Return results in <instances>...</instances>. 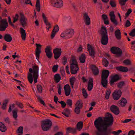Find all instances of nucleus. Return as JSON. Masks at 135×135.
<instances>
[{
  "label": "nucleus",
  "mask_w": 135,
  "mask_h": 135,
  "mask_svg": "<svg viewBox=\"0 0 135 135\" xmlns=\"http://www.w3.org/2000/svg\"><path fill=\"white\" fill-rule=\"evenodd\" d=\"M119 79V77L118 75L116 74L113 76L110 80V83L112 85L114 82H116Z\"/></svg>",
  "instance_id": "18"
},
{
  "label": "nucleus",
  "mask_w": 135,
  "mask_h": 135,
  "mask_svg": "<svg viewBox=\"0 0 135 135\" xmlns=\"http://www.w3.org/2000/svg\"><path fill=\"white\" fill-rule=\"evenodd\" d=\"M20 33L21 34V36L22 39L23 40H25L26 39V34L25 30L22 27L20 28Z\"/></svg>",
  "instance_id": "22"
},
{
  "label": "nucleus",
  "mask_w": 135,
  "mask_h": 135,
  "mask_svg": "<svg viewBox=\"0 0 135 135\" xmlns=\"http://www.w3.org/2000/svg\"><path fill=\"white\" fill-rule=\"evenodd\" d=\"M23 127L20 126L18 128L17 132L18 133V135H22L23 133Z\"/></svg>",
  "instance_id": "38"
},
{
  "label": "nucleus",
  "mask_w": 135,
  "mask_h": 135,
  "mask_svg": "<svg viewBox=\"0 0 135 135\" xmlns=\"http://www.w3.org/2000/svg\"><path fill=\"white\" fill-rule=\"evenodd\" d=\"M61 51V49L56 48L53 50L54 57L56 60L60 56Z\"/></svg>",
  "instance_id": "13"
},
{
  "label": "nucleus",
  "mask_w": 135,
  "mask_h": 135,
  "mask_svg": "<svg viewBox=\"0 0 135 135\" xmlns=\"http://www.w3.org/2000/svg\"><path fill=\"white\" fill-rule=\"evenodd\" d=\"M66 133L67 134L69 133H74L76 132V130L75 128L68 127L66 128Z\"/></svg>",
  "instance_id": "26"
},
{
  "label": "nucleus",
  "mask_w": 135,
  "mask_h": 135,
  "mask_svg": "<svg viewBox=\"0 0 135 135\" xmlns=\"http://www.w3.org/2000/svg\"><path fill=\"white\" fill-rule=\"evenodd\" d=\"M17 111V110L15 109V110H13L12 111L13 117L16 120L17 119V118L18 116Z\"/></svg>",
  "instance_id": "43"
},
{
  "label": "nucleus",
  "mask_w": 135,
  "mask_h": 135,
  "mask_svg": "<svg viewBox=\"0 0 135 135\" xmlns=\"http://www.w3.org/2000/svg\"><path fill=\"white\" fill-rule=\"evenodd\" d=\"M91 68L94 75H97L99 73V70L98 68L95 65H93L91 66Z\"/></svg>",
  "instance_id": "20"
},
{
  "label": "nucleus",
  "mask_w": 135,
  "mask_h": 135,
  "mask_svg": "<svg viewBox=\"0 0 135 135\" xmlns=\"http://www.w3.org/2000/svg\"><path fill=\"white\" fill-rule=\"evenodd\" d=\"M125 84V82L124 81H122L119 83L117 84V87L120 88H122V87L124 86Z\"/></svg>",
  "instance_id": "42"
},
{
  "label": "nucleus",
  "mask_w": 135,
  "mask_h": 135,
  "mask_svg": "<svg viewBox=\"0 0 135 135\" xmlns=\"http://www.w3.org/2000/svg\"><path fill=\"white\" fill-rule=\"evenodd\" d=\"M75 108L74 109V112L77 114H79L80 113V109L82 108L79 107H75Z\"/></svg>",
  "instance_id": "44"
},
{
  "label": "nucleus",
  "mask_w": 135,
  "mask_h": 135,
  "mask_svg": "<svg viewBox=\"0 0 135 135\" xmlns=\"http://www.w3.org/2000/svg\"><path fill=\"white\" fill-rule=\"evenodd\" d=\"M75 78L74 77H72L70 78V85L72 88L74 87V83L75 80Z\"/></svg>",
  "instance_id": "40"
},
{
  "label": "nucleus",
  "mask_w": 135,
  "mask_h": 135,
  "mask_svg": "<svg viewBox=\"0 0 135 135\" xmlns=\"http://www.w3.org/2000/svg\"><path fill=\"white\" fill-rule=\"evenodd\" d=\"M110 4L112 7H116L115 2L114 0H110Z\"/></svg>",
  "instance_id": "46"
},
{
  "label": "nucleus",
  "mask_w": 135,
  "mask_h": 135,
  "mask_svg": "<svg viewBox=\"0 0 135 135\" xmlns=\"http://www.w3.org/2000/svg\"><path fill=\"white\" fill-rule=\"evenodd\" d=\"M128 0H120L119 1V4L121 6H124L126 2Z\"/></svg>",
  "instance_id": "54"
},
{
  "label": "nucleus",
  "mask_w": 135,
  "mask_h": 135,
  "mask_svg": "<svg viewBox=\"0 0 135 135\" xmlns=\"http://www.w3.org/2000/svg\"><path fill=\"white\" fill-rule=\"evenodd\" d=\"M50 2L52 6L57 8H60L63 6L62 0H54Z\"/></svg>",
  "instance_id": "8"
},
{
  "label": "nucleus",
  "mask_w": 135,
  "mask_h": 135,
  "mask_svg": "<svg viewBox=\"0 0 135 135\" xmlns=\"http://www.w3.org/2000/svg\"><path fill=\"white\" fill-rule=\"evenodd\" d=\"M109 74L108 70H104L102 71L101 76V83L103 86L106 87L108 83L107 78Z\"/></svg>",
  "instance_id": "4"
},
{
  "label": "nucleus",
  "mask_w": 135,
  "mask_h": 135,
  "mask_svg": "<svg viewBox=\"0 0 135 135\" xmlns=\"http://www.w3.org/2000/svg\"><path fill=\"white\" fill-rule=\"evenodd\" d=\"M88 51L89 52V55L92 57L94 58L95 57V50L91 45L89 44L87 45Z\"/></svg>",
  "instance_id": "12"
},
{
  "label": "nucleus",
  "mask_w": 135,
  "mask_h": 135,
  "mask_svg": "<svg viewBox=\"0 0 135 135\" xmlns=\"http://www.w3.org/2000/svg\"><path fill=\"white\" fill-rule=\"evenodd\" d=\"M42 16L45 23V24L47 26L46 28H47L48 27H49V28H51V24L50 23L48 22L47 20L45 14L44 13H42Z\"/></svg>",
  "instance_id": "24"
},
{
  "label": "nucleus",
  "mask_w": 135,
  "mask_h": 135,
  "mask_svg": "<svg viewBox=\"0 0 135 135\" xmlns=\"http://www.w3.org/2000/svg\"><path fill=\"white\" fill-rule=\"evenodd\" d=\"M37 89L39 92L41 93L42 92V87L40 85H37Z\"/></svg>",
  "instance_id": "55"
},
{
  "label": "nucleus",
  "mask_w": 135,
  "mask_h": 135,
  "mask_svg": "<svg viewBox=\"0 0 135 135\" xmlns=\"http://www.w3.org/2000/svg\"><path fill=\"white\" fill-rule=\"evenodd\" d=\"M122 93H113V98L114 100H117L119 99Z\"/></svg>",
  "instance_id": "30"
},
{
  "label": "nucleus",
  "mask_w": 135,
  "mask_h": 135,
  "mask_svg": "<svg viewBox=\"0 0 135 135\" xmlns=\"http://www.w3.org/2000/svg\"><path fill=\"white\" fill-rule=\"evenodd\" d=\"M83 49L82 46L81 45H79V47L78 48L77 51L78 52H80L82 51Z\"/></svg>",
  "instance_id": "57"
},
{
  "label": "nucleus",
  "mask_w": 135,
  "mask_h": 135,
  "mask_svg": "<svg viewBox=\"0 0 135 135\" xmlns=\"http://www.w3.org/2000/svg\"><path fill=\"white\" fill-rule=\"evenodd\" d=\"M109 15L110 17V19L111 22L115 26H117L118 24V23L115 19V16L114 13V12H111L109 13Z\"/></svg>",
  "instance_id": "15"
},
{
  "label": "nucleus",
  "mask_w": 135,
  "mask_h": 135,
  "mask_svg": "<svg viewBox=\"0 0 135 135\" xmlns=\"http://www.w3.org/2000/svg\"><path fill=\"white\" fill-rule=\"evenodd\" d=\"M110 110L112 112L116 115L118 114L120 112L118 107L114 105H112L111 106Z\"/></svg>",
  "instance_id": "17"
},
{
  "label": "nucleus",
  "mask_w": 135,
  "mask_h": 135,
  "mask_svg": "<svg viewBox=\"0 0 135 135\" xmlns=\"http://www.w3.org/2000/svg\"><path fill=\"white\" fill-rule=\"evenodd\" d=\"M70 72L72 74H75L77 73L79 68L76 59L72 60V62L70 65Z\"/></svg>",
  "instance_id": "6"
},
{
  "label": "nucleus",
  "mask_w": 135,
  "mask_h": 135,
  "mask_svg": "<svg viewBox=\"0 0 135 135\" xmlns=\"http://www.w3.org/2000/svg\"><path fill=\"white\" fill-rule=\"evenodd\" d=\"M32 68L29 69V71L30 73H28V79L31 84L32 83L33 78L35 83H36L38 76L39 68L38 65L36 64L35 65H32Z\"/></svg>",
  "instance_id": "2"
},
{
  "label": "nucleus",
  "mask_w": 135,
  "mask_h": 135,
  "mask_svg": "<svg viewBox=\"0 0 135 135\" xmlns=\"http://www.w3.org/2000/svg\"><path fill=\"white\" fill-rule=\"evenodd\" d=\"M25 2V3L26 4H30L31 6H32V5L31 3L30 0H24Z\"/></svg>",
  "instance_id": "60"
},
{
  "label": "nucleus",
  "mask_w": 135,
  "mask_h": 135,
  "mask_svg": "<svg viewBox=\"0 0 135 135\" xmlns=\"http://www.w3.org/2000/svg\"><path fill=\"white\" fill-rule=\"evenodd\" d=\"M131 25V23L130 21L127 20L126 21L124 26L126 27H127Z\"/></svg>",
  "instance_id": "53"
},
{
  "label": "nucleus",
  "mask_w": 135,
  "mask_h": 135,
  "mask_svg": "<svg viewBox=\"0 0 135 135\" xmlns=\"http://www.w3.org/2000/svg\"><path fill=\"white\" fill-rule=\"evenodd\" d=\"M54 78L56 82L58 83L60 80L61 77L59 74H56L54 76Z\"/></svg>",
  "instance_id": "41"
},
{
  "label": "nucleus",
  "mask_w": 135,
  "mask_h": 135,
  "mask_svg": "<svg viewBox=\"0 0 135 135\" xmlns=\"http://www.w3.org/2000/svg\"><path fill=\"white\" fill-rule=\"evenodd\" d=\"M102 17L103 19L104 20L108 19L107 16L105 14H103L102 15Z\"/></svg>",
  "instance_id": "61"
},
{
  "label": "nucleus",
  "mask_w": 135,
  "mask_h": 135,
  "mask_svg": "<svg viewBox=\"0 0 135 135\" xmlns=\"http://www.w3.org/2000/svg\"><path fill=\"white\" fill-rule=\"evenodd\" d=\"M59 27L58 25H56L54 27V28L52 30L51 35V39H53L55 36L56 33L59 31Z\"/></svg>",
  "instance_id": "19"
},
{
  "label": "nucleus",
  "mask_w": 135,
  "mask_h": 135,
  "mask_svg": "<svg viewBox=\"0 0 135 135\" xmlns=\"http://www.w3.org/2000/svg\"><path fill=\"white\" fill-rule=\"evenodd\" d=\"M115 35L117 39L120 40L121 39V32L118 29L115 31Z\"/></svg>",
  "instance_id": "31"
},
{
  "label": "nucleus",
  "mask_w": 135,
  "mask_h": 135,
  "mask_svg": "<svg viewBox=\"0 0 135 135\" xmlns=\"http://www.w3.org/2000/svg\"><path fill=\"white\" fill-rule=\"evenodd\" d=\"M83 124L82 122H78L76 125L77 129L79 131H80L82 128Z\"/></svg>",
  "instance_id": "35"
},
{
  "label": "nucleus",
  "mask_w": 135,
  "mask_h": 135,
  "mask_svg": "<svg viewBox=\"0 0 135 135\" xmlns=\"http://www.w3.org/2000/svg\"><path fill=\"white\" fill-rule=\"evenodd\" d=\"M132 12V11L131 9H128L127 12L125 14V15L127 16H128L129 14L131 13Z\"/></svg>",
  "instance_id": "58"
},
{
  "label": "nucleus",
  "mask_w": 135,
  "mask_h": 135,
  "mask_svg": "<svg viewBox=\"0 0 135 135\" xmlns=\"http://www.w3.org/2000/svg\"><path fill=\"white\" fill-rule=\"evenodd\" d=\"M93 80L91 78L89 79V81L88 82V89L89 91L91 90L93 88Z\"/></svg>",
  "instance_id": "25"
},
{
  "label": "nucleus",
  "mask_w": 135,
  "mask_h": 135,
  "mask_svg": "<svg viewBox=\"0 0 135 135\" xmlns=\"http://www.w3.org/2000/svg\"><path fill=\"white\" fill-rule=\"evenodd\" d=\"M37 97V99L38 101L42 104H43L44 106H45L46 105L44 101L42 99L41 97L38 95H36Z\"/></svg>",
  "instance_id": "39"
},
{
  "label": "nucleus",
  "mask_w": 135,
  "mask_h": 135,
  "mask_svg": "<svg viewBox=\"0 0 135 135\" xmlns=\"http://www.w3.org/2000/svg\"><path fill=\"white\" fill-rule=\"evenodd\" d=\"M123 63L126 65H130L131 64V61L129 59H126L124 60Z\"/></svg>",
  "instance_id": "52"
},
{
  "label": "nucleus",
  "mask_w": 135,
  "mask_h": 135,
  "mask_svg": "<svg viewBox=\"0 0 135 135\" xmlns=\"http://www.w3.org/2000/svg\"><path fill=\"white\" fill-rule=\"evenodd\" d=\"M8 25L6 19L0 18V31H5Z\"/></svg>",
  "instance_id": "7"
},
{
  "label": "nucleus",
  "mask_w": 135,
  "mask_h": 135,
  "mask_svg": "<svg viewBox=\"0 0 135 135\" xmlns=\"http://www.w3.org/2000/svg\"><path fill=\"white\" fill-rule=\"evenodd\" d=\"M36 59L38 60L39 59L40 54L41 52V46L39 44H36Z\"/></svg>",
  "instance_id": "14"
},
{
  "label": "nucleus",
  "mask_w": 135,
  "mask_h": 135,
  "mask_svg": "<svg viewBox=\"0 0 135 135\" xmlns=\"http://www.w3.org/2000/svg\"><path fill=\"white\" fill-rule=\"evenodd\" d=\"M122 131L121 130L119 129L117 131H112V133L114 135H119L120 133H121Z\"/></svg>",
  "instance_id": "47"
},
{
  "label": "nucleus",
  "mask_w": 135,
  "mask_h": 135,
  "mask_svg": "<svg viewBox=\"0 0 135 135\" xmlns=\"http://www.w3.org/2000/svg\"><path fill=\"white\" fill-rule=\"evenodd\" d=\"M135 132L133 130L130 131L128 133V135H134Z\"/></svg>",
  "instance_id": "63"
},
{
  "label": "nucleus",
  "mask_w": 135,
  "mask_h": 135,
  "mask_svg": "<svg viewBox=\"0 0 135 135\" xmlns=\"http://www.w3.org/2000/svg\"><path fill=\"white\" fill-rule=\"evenodd\" d=\"M66 103L67 105H69L71 108V107L72 104V101L70 99L67 100Z\"/></svg>",
  "instance_id": "49"
},
{
  "label": "nucleus",
  "mask_w": 135,
  "mask_h": 135,
  "mask_svg": "<svg viewBox=\"0 0 135 135\" xmlns=\"http://www.w3.org/2000/svg\"><path fill=\"white\" fill-rule=\"evenodd\" d=\"M52 49L50 46H47L45 49V51L46 53V55L49 59L51 58L52 56Z\"/></svg>",
  "instance_id": "11"
},
{
  "label": "nucleus",
  "mask_w": 135,
  "mask_h": 135,
  "mask_svg": "<svg viewBox=\"0 0 135 135\" xmlns=\"http://www.w3.org/2000/svg\"><path fill=\"white\" fill-rule=\"evenodd\" d=\"M16 104L20 108L22 109L23 107V106L22 103L18 102H17L16 103Z\"/></svg>",
  "instance_id": "56"
},
{
  "label": "nucleus",
  "mask_w": 135,
  "mask_h": 135,
  "mask_svg": "<svg viewBox=\"0 0 135 135\" xmlns=\"http://www.w3.org/2000/svg\"><path fill=\"white\" fill-rule=\"evenodd\" d=\"M107 116L103 120L102 117H99L94 122V124L98 131L96 132V135H110L111 129L108 128L112 126L114 122V117L112 115L107 113Z\"/></svg>",
  "instance_id": "1"
},
{
  "label": "nucleus",
  "mask_w": 135,
  "mask_h": 135,
  "mask_svg": "<svg viewBox=\"0 0 135 135\" xmlns=\"http://www.w3.org/2000/svg\"><path fill=\"white\" fill-rule=\"evenodd\" d=\"M64 89L65 93H70V88L68 84H66L65 85Z\"/></svg>",
  "instance_id": "34"
},
{
  "label": "nucleus",
  "mask_w": 135,
  "mask_h": 135,
  "mask_svg": "<svg viewBox=\"0 0 135 135\" xmlns=\"http://www.w3.org/2000/svg\"><path fill=\"white\" fill-rule=\"evenodd\" d=\"M4 39L5 41L8 42H10L12 39V37L9 34H5L4 37Z\"/></svg>",
  "instance_id": "28"
},
{
  "label": "nucleus",
  "mask_w": 135,
  "mask_h": 135,
  "mask_svg": "<svg viewBox=\"0 0 135 135\" xmlns=\"http://www.w3.org/2000/svg\"><path fill=\"white\" fill-rule=\"evenodd\" d=\"M58 93H61V85L60 84H59L58 85Z\"/></svg>",
  "instance_id": "64"
},
{
  "label": "nucleus",
  "mask_w": 135,
  "mask_h": 135,
  "mask_svg": "<svg viewBox=\"0 0 135 135\" xmlns=\"http://www.w3.org/2000/svg\"><path fill=\"white\" fill-rule=\"evenodd\" d=\"M119 104L122 107L125 106L127 101L126 99L124 98H122L119 101Z\"/></svg>",
  "instance_id": "27"
},
{
  "label": "nucleus",
  "mask_w": 135,
  "mask_h": 135,
  "mask_svg": "<svg viewBox=\"0 0 135 135\" xmlns=\"http://www.w3.org/2000/svg\"><path fill=\"white\" fill-rule=\"evenodd\" d=\"M67 62V59L65 57H64L63 58V61H62V63L63 64L65 65Z\"/></svg>",
  "instance_id": "59"
},
{
  "label": "nucleus",
  "mask_w": 135,
  "mask_h": 135,
  "mask_svg": "<svg viewBox=\"0 0 135 135\" xmlns=\"http://www.w3.org/2000/svg\"><path fill=\"white\" fill-rule=\"evenodd\" d=\"M36 7L37 11L38 12H40V0H37Z\"/></svg>",
  "instance_id": "37"
},
{
  "label": "nucleus",
  "mask_w": 135,
  "mask_h": 135,
  "mask_svg": "<svg viewBox=\"0 0 135 135\" xmlns=\"http://www.w3.org/2000/svg\"><path fill=\"white\" fill-rule=\"evenodd\" d=\"M7 130V128L4 124L1 122H0V131L2 132H5Z\"/></svg>",
  "instance_id": "32"
},
{
  "label": "nucleus",
  "mask_w": 135,
  "mask_h": 135,
  "mask_svg": "<svg viewBox=\"0 0 135 135\" xmlns=\"http://www.w3.org/2000/svg\"><path fill=\"white\" fill-rule=\"evenodd\" d=\"M58 102L61 104V107L62 108H64L65 107L66 104L63 101H61L60 102L58 101Z\"/></svg>",
  "instance_id": "50"
},
{
  "label": "nucleus",
  "mask_w": 135,
  "mask_h": 135,
  "mask_svg": "<svg viewBox=\"0 0 135 135\" xmlns=\"http://www.w3.org/2000/svg\"><path fill=\"white\" fill-rule=\"evenodd\" d=\"M60 72L62 74H64L65 73V71L64 68V67H62L60 68Z\"/></svg>",
  "instance_id": "62"
},
{
  "label": "nucleus",
  "mask_w": 135,
  "mask_h": 135,
  "mask_svg": "<svg viewBox=\"0 0 135 135\" xmlns=\"http://www.w3.org/2000/svg\"><path fill=\"white\" fill-rule=\"evenodd\" d=\"M84 21L85 24L87 25H89L90 24V19L88 14L86 13L84 14Z\"/></svg>",
  "instance_id": "21"
},
{
  "label": "nucleus",
  "mask_w": 135,
  "mask_h": 135,
  "mask_svg": "<svg viewBox=\"0 0 135 135\" xmlns=\"http://www.w3.org/2000/svg\"><path fill=\"white\" fill-rule=\"evenodd\" d=\"M102 63L104 66L105 67L108 66L109 64L108 61L106 59H104L103 60Z\"/></svg>",
  "instance_id": "45"
},
{
  "label": "nucleus",
  "mask_w": 135,
  "mask_h": 135,
  "mask_svg": "<svg viewBox=\"0 0 135 135\" xmlns=\"http://www.w3.org/2000/svg\"><path fill=\"white\" fill-rule=\"evenodd\" d=\"M65 34L66 36H68L69 38L72 37L74 33V29H66L64 31Z\"/></svg>",
  "instance_id": "16"
},
{
  "label": "nucleus",
  "mask_w": 135,
  "mask_h": 135,
  "mask_svg": "<svg viewBox=\"0 0 135 135\" xmlns=\"http://www.w3.org/2000/svg\"><path fill=\"white\" fill-rule=\"evenodd\" d=\"M112 53L117 55L120 56L122 54V51L119 48L116 47H113L110 49Z\"/></svg>",
  "instance_id": "10"
},
{
  "label": "nucleus",
  "mask_w": 135,
  "mask_h": 135,
  "mask_svg": "<svg viewBox=\"0 0 135 135\" xmlns=\"http://www.w3.org/2000/svg\"><path fill=\"white\" fill-rule=\"evenodd\" d=\"M58 66L57 65H54L52 68V71L54 73L56 72L57 70Z\"/></svg>",
  "instance_id": "48"
},
{
  "label": "nucleus",
  "mask_w": 135,
  "mask_h": 135,
  "mask_svg": "<svg viewBox=\"0 0 135 135\" xmlns=\"http://www.w3.org/2000/svg\"><path fill=\"white\" fill-rule=\"evenodd\" d=\"M100 34L102 37L101 43L103 45H106L108 43V37L107 29L105 27L103 26L101 27Z\"/></svg>",
  "instance_id": "3"
},
{
  "label": "nucleus",
  "mask_w": 135,
  "mask_h": 135,
  "mask_svg": "<svg viewBox=\"0 0 135 135\" xmlns=\"http://www.w3.org/2000/svg\"><path fill=\"white\" fill-rule=\"evenodd\" d=\"M130 36L134 37L135 36V28L133 29L129 33Z\"/></svg>",
  "instance_id": "51"
},
{
  "label": "nucleus",
  "mask_w": 135,
  "mask_h": 135,
  "mask_svg": "<svg viewBox=\"0 0 135 135\" xmlns=\"http://www.w3.org/2000/svg\"><path fill=\"white\" fill-rule=\"evenodd\" d=\"M79 59L80 63H84L85 61L86 55L85 54H82L80 56Z\"/></svg>",
  "instance_id": "29"
},
{
  "label": "nucleus",
  "mask_w": 135,
  "mask_h": 135,
  "mask_svg": "<svg viewBox=\"0 0 135 135\" xmlns=\"http://www.w3.org/2000/svg\"><path fill=\"white\" fill-rule=\"evenodd\" d=\"M52 122L49 119H46L42 122L41 127L42 129L44 131L49 130L51 128Z\"/></svg>",
  "instance_id": "5"
},
{
  "label": "nucleus",
  "mask_w": 135,
  "mask_h": 135,
  "mask_svg": "<svg viewBox=\"0 0 135 135\" xmlns=\"http://www.w3.org/2000/svg\"><path fill=\"white\" fill-rule=\"evenodd\" d=\"M83 103L82 102V100L81 99H79L78 100L75 105V107H80V108H82L83 107Z\"/></svg>",
  "instance_id": "33"
},
{
  "label": "nucleus",
  "mask_w": 135,
  "mask_h": 135,
  "mask_svg": "<svg viewBox=\"0 0 135 135\" xmlns=\"http://www.w3.org/2000/svg\"><path fill=\"white\" fill-rule=\"evenodd\" d=\"M116 69L118 70L124 72H127L128 71V69L127 67L125 66H120L116 67Z\"/></svg>",
  "instance_id": "23"
},
{
  "label": "nucleus",
  "mask_w": 135,
  "mask_h": 135,
  "mask_svg": "<svg viewBox=\"0 0 135 135\" xmlns=\"http://www.w3.org/2000/svg\"><path fill=\"white\" fill-rule=\"evenodd\" d=\"M20 23L23 28H25V27L27 26V19L22 13H20Z\"/></svg>",
  "instance_id": "9"
},
{
  "label": "nucleus",
  "mask_w": 135,
  "mask_h": 135,
  "mask_svg": "<svg viewBox=\"0 0 135 135\" xmlns=\"http://www.w3.org/2000/svg\"><path fill=\"white\" fill-rule=\"evenodd\" d=\"M8 100H5L3 102L1 108L3 110H5L6 109L7 104L8 103Z\"/></svg>",
  "instance_id": "36"
}]
</instances>
